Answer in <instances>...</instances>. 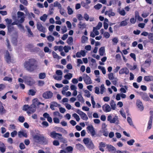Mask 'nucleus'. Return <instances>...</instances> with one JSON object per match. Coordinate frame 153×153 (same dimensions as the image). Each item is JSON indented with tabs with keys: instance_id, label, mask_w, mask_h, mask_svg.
<instances>
[{
	"instance_id": "nucleus-25",
	"label": "nucleus",
	"mask_w": 153,
	"mask_h": 153,
	"mask_svg": "<svg viewBox=\"0 0 153 153\" xmlns=\"http://www.w3.org/2000/svg\"><path fill=\"white\" fill-rule=\"evenodd\" d=\"M6 110L2 105V102L0 101V113L1 114H3L6 113Z\"/></svg>"
},
{
	"instance_id": "nucleus-22",
	"label": "nucleus",
	"mask_w": 153,
	"mask_h": 153,
	"mask_svg": "<svg viewBox=\"0 0 153 153\" xmlns=\"http://www.w3.org/2000/svg\"><path fill=\"white\" fill-rule=\"evenodd\" d=\"M153 117L151 116L149 118V120L148 121V126L147 127V130H150L152 127Z\"/></svg>"
},
{
	"instance_id": "nucleus-59",
	"label": "nucleus",
	"mask_w": 153,
	"mask_h": 153,
	"mask_svg": "<svg viewBox=\"0 0 153 153\" xmlns=\"http://www.w3.org/2000/svg\"><path fill=\"white\" fill-rule=\"evenodd\" d=\"M17 39H12V42L13 44L14 45H16L17 44V43L18 41L17 40Z\"/></svg>"
},
{
	"instance_id": "nucleus-28",
	"label": "nucleus",
	"mask_w": 153,
	"mask_h": 153,
	"mask_svg": "<svg viewBox=\"0 0 153 153\" xmlns=\"http://www.w3.org/2000/svg\"><path fill=\"white\" fill-rule=\"evenodd\" d=\"M86 146L88 148L90 149H92L94 148V144L92 141L91 140L88 143V144L86 145Z\"/></svg>"
},
{
	"instance_id": "nucleus-6",
	"label": "nucleus",
	"mask_w": 153,
	"mask_h": 153,
	"mask_svg": "<svg viewBox=\"0 0 153 153\" xmlns=\"http://www.w3.org/2000/svg\"><path fill=\"white\" fill-rule=\"evenodd\" d=\"M86 129L88 133H90L92 136L96 135V133L94 128L92 125L88 126L86 128Z\"/></svg>"
},
{
	"instance_id": "nucleus-40",
	"label": "nucleus",
	"mask_w": 153,
	"mask_h": 153,
	"mask_svg": "<svg viewBox=\"0 0 153 153\" xmlns=\"http://www.w3.org/2000/svg\"><path fill=\"white\" fill-rule=\"evenodd\" d=\"M33 101V103H34L35 105H37L40 104H44V103H42L40 102H38V99L37 98L34 99Z\"/></svg>"
},
{
	"instance_id": "nucleus-9",
	"label": "nucleus",
	"mask_w": 153,
	"mask_h": 153,
	"mask_svg": "<svg viewBox=\"0 0 153 153\" xmlns=\"http://www.w3.org/2000/svg\"><path fill=\"white\" fill-rule=\"evenodd\" d=\"M17 18L18 19H20L19 20V22L20 23H22L25 20V17L24 13L19 11L17 12Z\"/></svg>"
},
{
	"instance_id": "nucleus-12",
	"label": "nucleus",
	"mask_w": 153,
	"mask_h": 153,
	"mask_svg": "<svg viewBox=\"0 0 153 153\" xmlns=\"http://www.w3.org/2000/svg\"><path fill=\"white\" fill-rule=\"evenodd\" d=\"M36 109V105H32L30 106L28 110L27 111V113L28 114L33 113L35 111Z\"/></svg>"
},
{
	"instance_id": "nucleus-51",
	"label": "nucleus",
	"mask_w": 153,
	"mask_h": 153,
	"mask_svg": "<svg viewBox=\"0 0 153 153\" xmlns=\"http://www.w3.org/2000/svg\"><path fill=\"white\" fill-rule=\"evenodd\" d=\"M102 26V23L101 22H99L97 25L95 27L96 28L97 30L100 29Z\"/></svg>"
},
{
	"instance_id": "nucleus-47",
	"label": "nucleus",
	"mask_w": 153,
	"mask_h": 153,
	"mask_svg": "<svg viewBox=\"0 0 153 153\" xmlns=\"http://www.w3.org/2000/svg\"><path fill=\"white\" fill-rule=\"evenodd\" d=\"M62 33H66L67 31V29L66 26H64L62 27L61 28Z\"/></svg>"
},
{
	"instance_id": "nucleus-17",
	"label": "nucleus",
	"mask_w": 153,
	"mask_h": 153,
	"mask_svg": "<svg viewBox=\"0 0 153 153\" xmlns=\"http://www.w3.org/2000/svg\"><path fill=\"white\" fill-rule=\"evenodd\" d=\"M103 110L105 112H107L110 111L111 108L110 106L107 104H105L102 106Z\"/></svg>"
},
{
	"instance_id": "nucleus-33",
	"label": "nucleus",
	"mask_w": 153,
	"mask_h": 153,
	"mask_svg": "<svg viewBox=\"0 0 153 153\" xmlns=\"http://www.w3.org/2000/svg\"><path fill=\"white\" fill-rule=\"evenodd\" d=\"M53 6L54 7H58L59 9H61L62 8L61 5L57 1H55L53 3Z\"/></svg>"
},
{
	"instance_id": "nucleus-13",
	"label": "nucleus",
	"mask_w": 153,
	"mask_h": 153,
	"mask_svg": "<svg viewBox=\"0 0 153 153\" xmlns=\"http://www.w3.org/2000/svg\"><path fill=\"white\" fill-rule=\"evenodd\" d=\"M37 28L39 31L45 32L46 31V28L39 22H38L37 24Z\"/></svg>"
},
{
	"instance_id": "nucleus-56",
	"label": "nucleus",
	"mask_w": 153,
	"mask_h": 153,
	"mask_svg": "<svg viewBox=\"0 0 153 153\" xmlns=\"http://www.w3.org/2000/svg\"><path fill=\"white\" fill-rule=\"evenodd\" d=\"M108 78L110 80H113L114 79V77L113 76V74L112 73H109L108 74Z\"/></svg>"
},
{
	"instance_id": "nucleus-2",
	"label": "nucleus",
	"mask_w": 153,
	"mask_h": 153,
	"mask_svg": "<svg viewBox=\"0 0 153 153\" xmlns=\"http://www.w3.org/2000/svg\"><path fill=\"white\" fill-rule=\"evenodd\" d=\"M33 139L36 143H41L43 144H47L48 143V140L43 136H40L36 134L33 136Z\"/></svg>"
},
{
	"instance_id": "nucleus-54",
	"label": "nucleus",
	"mask_w": 153,
	"mask_h": 153,
	"mask_svg": "<svg viewBox=\"0 0 153 153\" xmlns=\"http://www.w3.org/2000/svg\"><path fill=\"white\" fill-rule=\"evenodd\" d=\"M102 7V5L100 4H98L94 6V8L96 9H99Z\"/></svg>"
},
{
	"instance_id": "nucleus-26",
	"label": "nucleus",
	"mask_w": 153,
	"mask_h": 153,
	"mask_svg": "<svg viewBox=\"0 0 153 153\" xmlns=\"http://www.w3.org/2000/svg\"><path fill=\"white\" fill-rule=\"evenodd\" d=\"M144 80L146 82L153 81V76H146L144 78Z\"/></svg>"
},
{
	"instance_id": "nucleus-39",
	"label": "nucleus",
	"mask_w": 153,
	"mask_h": 153,
	"mask_svg": "<svg viewBox=\"0 0 153 153\" xmlns=\"http://www.w3.org/2000/svg\"><path fill=\"white\" fill-rule=\"evenodd\" d=\"M46 77V74L45 73H41L39 74V78L40 79H44Z\"/></svg>"
},
{
	"instance_id": "nucleus-46",
	"label": "nucleus",
	"mask_w": 153,
	"mask_h": 153,
	"mask_svg": "<svg viewBox=\"0 0 153 153\" xmlns=\"http://www.w3.org/2000/svg\"><path fill=\"white\" fill-rule=\"evenodd\" d=\"M68 28L69 29H70L72 28V25L69 21H67L66 22Z\"/></svg>"
},
{
	"instance_id": "nucleus-53",
	"label": "nucleus",
	"mask_w": 153,
	"mask_h": 153,
	"mask_svg": "<svg viewBox=\"0 0 153 153\" xmlns=\"http://www.w3.org/2000/svg\"><path fill=\"white\" fill-rule=\"evenodd\" d=\"M66 150L68 152H71L73 150V148L71 146H68L66 147Z\"/></svg>"
},
{
	"instance_id": "nucleus-32",
	"label": "nucleus",
	"mask_w": 153,
	"mask_h": 153,
	"mask_svg": "<svg viewBox=\"0 0 153 153\" xmlns=\"http://www.w3.org/2000/svg\"><path fill=\"white\" fill-rule=\"evenodd\" d=\"M99 52L101 56H103L105 52V48L104 47H101L99 50Z\"/></svg>"
},
{
	"instance_id": "nucleus-27",
	"label": "nucleus",
	"mask_w": 153,
	"mask_h": 153,
	"mask_svg": "<svg viewBox=\"0 0 153 153\" xmlns=\"http://www.w3.org/2000/svg\"><path fill=\"white\" fill-rule=\"evenodd\" d=\"M105 14L108 15L109 17L111 16H114L115 14L114 12H112L111 10H110L108 11H106L105 13Z\"/></svg>"
},
{
	"instance_id": "nucleus-64",
	"label": "nucleus",
	"mask_w": 153,
	"mask_h": 153,
	"mask_svg": "<svg viewBox=\"0 0 153 153\" xmlns=\"http://www.w3.org/2000/svg\"><path fill=\"white\" fill-rule=\"evenodd\" d=\"M64 49L65 52V53H68L69 50L71 49V48L70 47H67L66 46H65L64 48Z\"/></svg>"
},
{
	"instance_id": "nucleus-49",
	"label": "nucleus",
	"mask_w": 153,
	"mask_h": 153,
	"mask_svg": "<svg viewBox=\"0 0 153 153\" xmlns=\"http://www.w3.org/2000/svg\"><path fill=\"white\" fill-rule=\"evenodd\" d=\"M135 142L134 139H131L127 142V143L130 146L132 145Z\"/></svg>"
},
{
	"instance_id": "nucleus-50",
	"label": "nucleus",
	"mask_w": 153,
	"mask_h": 153,
	"mask_svg": "<svg viewBox=\"0 0 153 153\" xmlns=\"http://www.w3.org/2000/svg\"><path fill=\"white\" fill-rule=\"evenodd\" d=\"M84 92L86 94L85 96L87 97H89L91 96V94L90 92L87 90H86L84 91Z\"/></svg>"
},
{
	"instance_id": "nucleus-55",
	"label": "nucleus",
	"mask_w": 153,
	"mask_h": 153,
	"mask_svg": "<svg viewBox=\"0 0 153 153\" xmlns=\"http://www.w3.org/2000/svg\"><path fill=\"white\" fill-rule=\"evenodd\" d=\"M119 13L122 16H124L126 14V12L125 10L122 9L119 11Z\"/></svg>"
},
{
	"instance_id": "nucleus-21",
	"label": "nucleus",
	"mask_w": 153,
	"mask_h": 153,
	"mask_svg": "<svg viewBox=\"0 0 153 153\" xmlns=\"http://www.w3.org/2000/svg\"><path fill=\"white\" fill-rule=\"evenodd\" d=\"M59 106L60 105L57 102H51L50 105V108L52 110H53L55 109L54 108L55 107H57L58 106Z\"/></svg>"
},
{
	"instance_id": "nucleus-63",
	"label": "nucleus",
	"mask_w": 153,
	"mask_h": 153,
	"mask_svg": "<svg viewBox=\"0 0 153 153\" xmlns=\"http://www.w3.org/2000/svg\"><path fill=\"white\" fill-rule=\"evenodd\" d=\"M53 144L54 146H58L59 145V142L57 140H54L53 142Z\"/></svg>"
},
{
	"instance_id": "nucleus-41",
	"label": "nucleus",
	"mask_w": 153,
	"mask_h": 153,
	"mask_svg": "<svg viewBox=\"0 0 153 153\" xmlns=\"http://www.w3.org/2000/svg\"><path fill=\"white\" fill-rule=\"evenodd\" d=\"M5 20L6 22L7 23V24L9 25L8 29H10V26L9 25L11 24L12 22V21L11 19H5Z\"/></svg>"
},
{
	"instance_id": "nucleus-4",
	"label": "nucleus",
	"mask_w": 153,
	"mask_h": 153,
	"mask_svg": "<svg viewBox=\"0 0 153 153\" xmlns=\"http://www.w3.org/2000/svg\"><path fill=\"white\" fill-rule=\"evenodd\" d=\"M107 120L111 123H115L116 124H118L119 122L118 117L116 115L112 118L111 116L109 115L107 117Z\"/></svg>"
},
{
	"instance_id": "nucleus-36",
	"label": "nucleus",
	"mask_w": 153,
	"mask_h": 153,
	"mask_svg": "<svg viewBox=\"0 0 153 153\" xmlns=\"http://www.w3.org/2000/svg\"><path fill=\"white\" fill-rule=\"evenodd\" d=\"M48 17V15L46 14H44L42 16H41L40 19L43 22H45L47 19Z\"/></svg>"
},
{
	"instance_id": "nucleus-1",
	"label": "nucleus",
	"mask_w": 153,
	"mask_h": 153,
	"mask_svg": "<svg viewBox=\"0 0 153 153\" xmlns=\"http://www.w3.org/2000/svg\"><path fill=\"white\" fill-rule=\"evenodd\" d=\"M23 65L24 68L30 72L34 71L38 67L37 62L34 58H30L25 61Z\"/></svg>"
},
{
	"instance_id": "nucleus-38",
	"label": "nucleus",
	"mask_w": 153,
	"mask_h": 153,
	"mask_svg": "<svg viewBox=\"0 0 153 153\" xmlns=\"http://www.w3.org/2000/svg\"><path fill=\"white\" fill-rule=\"evenodd\" d=\"M52 55L53 57L54 58L57 59H59L61 58V57L59 56L54 51L52 52Z\"/></svg>"
},
{
	"instance_id": "nucleus-16",
	"label": "nucleus",
	"mask_w": 153,
	"mask_h": 153,
	"mask_svg": "<svg viewBox=\"0 0 153 153\" xmlns=\"http://www.w3.org/2000/svg\"><path fill=\"white\" fill-rule=\"evenodd\" d=\"M99 34V32L96 29V28L94 27L92 31L90 33L91 37L94 38L95 36L98 35Z\"/></svg>"
},
{
	"instance_id": "nucleus-3",
	"label": "nucleus",
	"mask_w": 153,
	"mask_h": 153,
	"mask_svg": "<svg viewBox=\"0 0 153 153\" xmlns=\"http://www.w3.org/2000/svg\"><path fill=\"white\" fill-rule=\"evenodd\" d=\"M50 136L53 138H56L57 137V138L60 140L63 143H65L66 140L65 139L62 137V135L59 133H56L55 131H53L50 133Z\"/></svg>"
},
{
	"instance_id": "nucleus-15",
	"label": "nucleus",
	"mask_w": 153,
	"mask_h": 153,
	"mask_svg": "<svg viewBox=\"0 0 153 153\" xmlns=\"http://www.w3.org/2000/svg\"><path fill=\"white\" fill-rule=\"evenodd\" d=\"M129 71L126 67H124L121 69L119 71V74H125L126 75L128 74Z\"/></svg>"
},
{
	"instance_id": "nucleus-37",
	"label": "nucleus",
	"mask_w": 153,
	"mask_h": 153,
	"mask_svg": "<svg viewBox=\"0 0 153 153\" xmlns=\"http://www.w3.org/2000/svg\"><path fill=\"white\" fill-rule=\"evenodd\" d=\"M72 77V74L70 73H68V74L65 75L64 76V78L66 79H70Z\"/></svg>"
},
{
	"instance_id": "nucleus-31",
	"label": "nucleus",
	"mask_w": 153,
	"mask_h": 153,
	"mask_svg": "<svg viewBox=\"0 0 153 153\" xmlns=\"http://www.w3.org/2000/svg\"><path fill=\"white\" fill-rule=\"evenodd\" d=\"M78 26L79 28L83 29L86 27L87 25L85 23H82L81 22H80L78 24Z\"/></svg>"
},
{
	"instance_id": "nucleus-57",
	"label": "nucleus",
	"mask_w": 153,
	"mask_h": 153,
	"mask_svg": "<svg viewBox=\"0 0 153 153\" xmlns=\"http://www.w3.org/2000/svg\"><path fill=\"white\" fill-rule=\"evenodd\" d=\"M17 131H16L14 130L11 133V136L12 137H14L15 136H16L17 134Z\"/></svg>"
},
{
	"instance_id": "nucleus-45",
	"label": "nucleus",
	"mask_w": 153,
	"mask_h": 153,
	"mask_svg": "<svg viewBox=\"0 0 153 153\" xmlns=\"http://www.w3.org/2000/svg\"><path fill=\"white\" fill-rule=\"evenodd\" d=\"M90 140L88 138H84L83 141L84 143L86 145L88 144Z\"/></svg>"
},
{
	"instance_id": "nucleus-35",
	"label": "nucleus",
	"mask_w": 153,
	"mask_h": 153,
	"mask_svg": "<svg viewBox=\"0 0 153 153\" xmlns=\"http://www.w3.org/2000/svg\"><path fill=\"white\" fill-rule=\"evenodd\" d=\"M81 118L83 120H87L88 119V117L86 114L83 112L80 116Z\"/></svg>"
},
{
	"instance_id": "nucleus-20",
	"label": "nucleus",
	"mask_w": 153,
	"mask_h": 153,
	"mask_svg": "<svg viewBox=\"0 0 153 153\" xmlns=\"http://www.w3.org/2000/svg\"><path fill=\"white\" fill-rule=\"evenodd\" d=\"M84 18L86 21H88L89 20V21L91 22L94 20V17H90L89 15L87 13H85L84 14Z\"/></svg>"
},
{
	"instance_id": "nucleus-62",
	"label": "nucleus",
	"mask_w": 153,
	"mask_h": 153,
	"mask_svg": "<svg viewBox=\"0 0 153 153\" xmlns=\"http://www.w3.org/2000/svg\"><path fill=\"white\" fill-rule=\"evenodd\" d=\"M54 122L55 123H59V120L57 117H54L53 118Z\"/></svg>"
},
{
	"instance_id": "nucleus-61",
	"label": "nucleus",
	"mask_w": 153,
	"mask_h": 153,
	"mask_svg": "<svg viewBox=\"0 0 153 153\" xmlns=\"http://www.w3.org/2000/svg\"><path fill=\"white\" fill-rule=\"evenodd\" d=\"M149 12H143L142 14V16L143 18H146L149 15Z\"/></svg>"
},
{
	"instance_id": "nucleus-8",
	"label": "nucleus",
	"mask_w": 153,
	"mask_h": 153,
	"mask_svg": "<svg viewBox=\"0 0 153 153\" xmlns=\"http://www.w3.org/2000/svg\"><path fill=\"white\" fill-rule=\"evenodd\" d=\"M139 94L144 100L148 101H149L150 99L146 93L142 92H140Z\"/></svg>"
},
{
	"instance_id": "nucleus-14",
	"label": "nucleus",
	"mask_w": 153,
	"mask_h": 153,
	"mask_svg": "<svg viewBox=\"0 0 153 153\" xmlns=\"http://www.w3.org/2000/svg\"><path fill=\"white\" fill-rule=\"evenodd\" d=\"M136 105L137 108L141 111H142L143 110L144 107L142 104V102L140 100H137Z\"/></svg>"
},
{
	"instance_id": "nucleus-23",
	"label": "nucleus",
	"mask_w": 153,
	"mask_h": 153,
	"mask_svg": "<svg viewBox=\"0 0 153 153\" xmlns=\"http://www.w3.org/2000/svg\"><path fill=\"white\" fill-rule=\"evenodd\" d=\"M18 135L19 137L20 138L22 136L26 138L27 137V133L23 131H19L18 133Z\"/></svg>"
},
{
	"instance_id": "nucleus-24",
	"label": "nucleus",
	"mask_w": 153,
	"mask_h": 153,
	"mask_svg": "<svg viewBox=\"0 0 153 153\" xmlns=\"http://www.w3.org/2000/svg\"><path fill=\"white\" fill-rule=\"evenodd\" d=\"M107 148L109 152L115 151H116L115 148L111 145H107Z\"/></svg>"
},
{
	"instance_id": "nucleus-5",
	"label": "nucleus",
	"mask_w": 153,
	"mask_h": 153,
	"mask_svg": "<svg viewBox=\"0 0 153 153\" xmlns=\"http://www.w3.org/2000/svg\"><path fill=\"white\" fill-rule=\"evenodd\" d=\"M53 96V93L51 91H47L42 94L43 97L45 99H51Z\"/></svg>"
},
{
	"instance_id": "nucleus-11",
	"label": "nucleus",
	"mask_w": 153,
	"mask_h": 153,
	"mask_svg": "<svg viewBox=\"0 0 153 153\" xmlns=\"http://www.w3.org/2000/svg\"><path fill=\"white\" fill-rule=\"evenodd\" d=\"M4 58L6 62L7 63L10 64L11 62H13V60L11 59L10 53L8 51L6 52Z\"/></svg>"
},
{
	"instance_id": "nucleus-10",
	"label": "nucleus",
	"mask_w": 153,
	"mask_h": 153,
	"mask_svg": "<svg viewBox=\"0 0 153 153\" xmlns=\"http://www.w3.org/2000/svg\"><path fill=\"white\" fill-rule=\"evenodd\" d=\"M56 73L58 75L60 76H57L56 75H54L53 77L54 78L57 80H60L62 79V71L60 70H57L56 72Z\"/></svg>"
},
{
	"instance_id": "nucleus-34",
	"label": "nucleus",
	"mask_w": 153,
	"mask_h": 153,
	"mask_svg": "<svg viewBox=\"0 0 153 153\" xmlns=\"http://www.w3.org/2000/svg\"><path fill=\"white\" fill-rule=\"evenodd\" d=\"M78 100L82 102H84V100L81 94H79L77 96Z\"/></svg>"
},
{
	"instance_id": "nucleus-19",
	"label": "nucleus",
	"mask_w": 153,
	"mask_h": 153,
	"mask_svg": "<svg viewBox=\"0 0 153 153\" xmlns=\"http://www.w3.org/2000/svg\"><path fill=\"white\" fill-rule=\"evenodd\" d=\"M55 129L57 132H60L63 133L65 134H66L68 133L67 131L62 128L58 127H55Z\"/></svg>"
},
{
	"instance_id": "nucleus-48",
	"label": "nucleus",
	"mask_w": 153,
	"mask_h": 153,
	"mask_svg": "<svg viewBox=\"0 0 153 153\" xmlns=\"http://www.w3.org/2000/svg\"><path fill=\"white\" fill-rule=\"evenodd\" d=\"M30 106L28 105H25L23 107V110L25 111H27L28 110Z\"/></svg>"
},
{
	"instance_id": "nucleus-58",
	"label": "nucleus",
	"mask_w": 153,
	"mask_h": 153,
	"mask_svg": "<svg viewBox=\"0 0 153 153\" xmlns=\"http://www.w3.org/2000/svg\"><path fill=\"white\" fill-rule=\"evenodd\" d=\"M19 148L21 149H25V146L23 143H20L19 145Z\"/></svg>"
},
{
	"instance_id": "nucleus-52",
	"label": "nucleus",
	"mask_w": 153,
	"mask_h": 153,
	"mask_svg": "<svg viewBox=\"0 0 153 153\" xmlns=\"http://www.w3.org/2000/svg\"><path fill=\"white\" fill-rule=\"evenodd\" d=\"M127 121H128V122L129 123V124L130 125H131V126L133 125V123L130 117H127Z\"/></svg>"
},
{
	"instance_id": "nucleus-42",
	"label": "nucleus",
	"mask_w": 153,
	"mask_h": 153,
	"mask_svg": "<svg viewBox=\"0 0 153 153\" xmlns=\"http://www.w3.org/2000/svg\"><path fill=\"white\" fill-rule=\"evenodd\" d=\"M36 94V92L33 89H30L29 90L28 94L29 95L34 96Z\"/></svg>"
},
{
	"instance_id": "nucleus-18",
	"label": "nucleus",
	"mask_w": 153,
	"mask_h": 153,
	"mask_svg": "<svg viewBox=\"0 0 153 153\" xmlns=\"http://www.w3.org/2000/svg\"><path fill=\"white\" fill-rule=\"evenodd\" d=\"M75 147L76 149L79 150L80 152H83L85 151L84 147L80 143H78L76 144V145Z\"/></svg>"
},
{
	"instance_id": "nucleus-7",
	"label": "nucleus",
	"mask_w": 153,
	"mask_h": 153,
	"mask_svg": "<svg viewBox=\"0 0 153 153\" xmlns=\"http://www.w3.org/2000/svg\"><path fill=\"white\" fill-rule=\"evenodd\" d=\"M83 76L84 81L86 85L90 84L92 83L90 77L87 74H83Z\"/></svg>"
},
{
	"instance_id": "nucleus-43",
	"label": "nucleus",
	"mask_w": 153,
	"mask_h": 153,
	"mask_svg": "<svg viewBox=\"0 0 153 153\" xmlns=\"http://www.w3.org/2000/svg\"><path fill=\"white\" fill-rule=\"evenodd\" d=\"M141 35L145 36H147L148 35H149V36H150L151 37H153L152 35H153V34L151 33H150L149 34L147 32H144L141 33Z\"/></svg>"
},
{
	"instance_id": "nucleus-30",
	"label": "nucleus",
	"mask_w": 153,
	"mask_h": 153,
	"mask_svg": "<svg viewBox=\"0 0 153 153\" xmlns=\"http://www.w3.org/2000/svg\"><path fill=\"white\" fill-rule=\"evenodd\" d=\"M68 14L69 15H71L73 14L74 10L70 6H68L67 8Z\"/></svg>"
},
{
	"instance_id": "nucleus-60",
	"label": "nucleus",
	"mask_w": 153,
	"mask_h": 153,
	"mask_svg": "<svg viewBox=\"0 0 153 153\" xmlns=\"http://www.w3.org/2000/svg\"><path fill=\"white\" fill-rule=\"evenodd\" d=\"M127 24V23L126 20L122 21L120 23V25L121 26H124L126 25Z\"/></svg>"
},
{
	"instance_id": "nucleus-44",
	"label": "nucleus",
	"mask_w": 153,
	"mask_h": 153,
	"mask_svg": "<svg viewBox=\"0 0 153 153\" xmlns=\"http://www.w3.org/2000/svg\"><path fill=\"white\" fill-rule=\"evenodd\" d=\"M18 120L19 122L22 123L25 121V118L23 116H20L19 117Z\"/></svg>"
},
{
	"instance_id": "nucleus-29",
	"label": "nucleus",
	"mask_w": 153,
	"mask_h": 153,
	"mask_svg": "<svg viewBox=\"0 0 153 153\" xmlns=\"http://www.w3.org/2000/svg\"><path fill=\"white\" fill-rule=\"evenodd\" d=\"M110 104L111 107V108L113 110H115L116 105L114 100H111Z\"/></svg>"
}]
</instances>
